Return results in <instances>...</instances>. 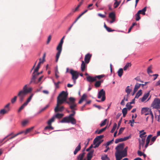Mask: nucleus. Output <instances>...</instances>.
<instances>
[{"mask_svg":"<svg viewBox=\"0 0 160 160\" xmlns=\"http://www.w3.org/2000/svg\"><path fill=\"white\" fill-rule=\"evenodd\" d=\"M55 118L54 117H53L50 119H49L48 122V125H51L52 122L54 121Z\"/></svg>","mask_w":160,"mask_h":160,"instance_id":"nucleus-35","label":"nucleus"},{"mask_svg":"<svg viewBox=\"0 0 160 160\" xmlns=\"http://www.w3.org/2000/svg\"><path fill=\"white\" fill-rule=\"evenodd\" d=\"M98 15L100 17L104 18H105L106 17V16L104 15H103L101 13H99L98 14Z\"/></svg>","mask_w":160,"mask_h":160,"instance_id":"nucleus-63","label":"nucleus"},{"mask_svg":"<svg viewBox=\"0 0 160 160\" xmlns=\"http://www.w3.org/2000/svg\"><path fill=\"white\" fill-rule=\"evenodd\" d=\"M122 113L127 114V108H123L122 110Z\"/></svg>","mask_w":160,"mask_h":160,"instance_id":"nucleus-54","label":"nucleus"},{"mask_svg":"<svg viewBox=\"0 0 160 160\" xmlns=\"http://www.w3.org/2000/svg\"><path fill=\"white\" fill-rule=\"evenodd\" d=\"M83 2V0H81V1L79 3L78 5V6L74 10V12L77 11L79 7L82 4Z\"/></svg>","mask_w":160,"mask_h":160,"instance_id":"nucleus-32","label":"nucleus"},{"mask_svg":"<svg viewBox=\"0 0 160 160\" xmlns=\"http://www.w3.org/2000/svg\"><path fill=\"white\" fill-rule=\"evenodd\" d=\"M115 155L116 160H121L122 158L127 156V153L122 150L116 152Z\"/></svg>","mask_w":160,"mask_h":160,"instance_id":"nucleus-6","label":"nucleus"},{"mask_svg":"<svg viewBox=\"0 0 160 160\" xmlns=\"http://www.w3.org/2000/svg\"><path fill=\"white\" fill-rule=\"evenodd\" d=\"M70 73L72 75V79L74 83H75L76 80L78 78L79 74L76 71H70Z\"/></svg>","mask_w":160,"mask_h":160,"instance_id":"nucleus-11","label":"nucleus"},{"mask_svg":"<svg viewBox=\"0 0 160 160\" xmlns=\"http://www.w3.org/2000/svg\"><path fill=\"white\" fill-rule=\"evenodd\" d=\"M44 129L45 130H46L47 129H51L52 130H53L54 129V128L51 125H48V126L46 127Z\"/></svg>","mask_w":160,"mask_h":160,"instance_id":"nucleus-44","label":"nucleus"},{"mask_svg":"<svg viewBox=\"0 0 160 160\" xmlns=\"http://www.w3.org/2000/svg\"><path fill=\"white\" fill-rule=\"evenodd\" d=\"M141 85V84H139L138 83H137L135 85L134 90L133 92L132 93V95H133L136 92L137 90L140 88Z\"/></svg>","mask_w":160,"mask_h":160,"instance_id":"nucleus-18","label":"nucleus"},{"mask_svg":"<svg viewBox=\"0 0 160 160\" xmlns=\"http://www.w3.org/2000/svg\"><path fill=\"white\" fill-rule=\"evenodd\" d=\"M51 39V35H49L48 38V40L47 42V44H48L49 43Z\"/></svg>","mask_w":160,"mask_h":160,"instance_id":"nucleus-56","label":"nucleus"},{"mask_svg":"<svg viewBox=\"0 0 160 160\" xmlns=\"http://www.w3.org/2000/svg\"><path fill=\"white\" fill-rule=\"evenodd\" d=\"M85 154V152H83L82 153L80 154L78 157V159H79V160H82V159L84 156Z\"/></svg>","mask_w":160,"mask_h":160,"instance_id":"nucleus-28","label":"nucleus"},{"mask_svg":"<svg viewBox=\"0 0 160 160\" xmlns=\"http://www.w3.org/2000/svg\"><path fill=\"white\" fill-rule=\"evenodd\" d=\"M105 76V75L104 74H102L99 75H96L95 76V77L96 79V81L97 80V79H100L101 78H103V77Z\"/></svg>","mask_w":160,"mask_h":160,"instance_id":"nucleus-33","label":"nucleus"},{"mask_svg":"<svg viewBox=\"0 0 160 160\" xmlns=\"http://www.w3.org/2000/svg\"><path fill=\"white\" fill-rule=\"evenodd\" d=\"M33 128V127L31 128H28L26 130L24 131V133L25 134H27V133L29 132Z\"/></svg>","mask_w":160,"mask_h":160,"instance_id":"nucleus-50","label":"nucleus"},{"mask_svg":"<svg viewBox=\"0 0 160 160\" xmlns=\"http://www.w3.org/2000/svg\"><path fill=\"white\" fill-rule=\"evenodd\" d=\"M92 56V54L90 53H88L85 55L84 62H85L86 63L88 64L89 63Z\"/></svg>","mask_w":160,"mask_h":160,"instance_id":"nucleus-12","label":"nucleus"},{"mask_svg":"<svg viewBox=\"0 0 160 160\" xmlns=\"http://www.w3.org/2000/svg\"><path fill=\"white\" fill-rule=\"evenodd\" d=\"M123 73V71H118L117 72L118 75L119 77H121L122 76Z\"/></svg>","mask_w":160,"mask_h":160,"instance_id":"nucleus-46","label":"nucleus"},{"mask_svg":"<svg viewBox=\"0 0 160 160\" xmlns=\"http://www.w3.org/2000/svg\"><path fill=\"white\" fill-rule=\"evenodd\" d=\"M107 120V119H105L103 121H102L101 123L100 124L101 127H102L105 125L106 124V122Z\"/></svg>","mask_w":160,"mask_h":160,"instance_id":"nucleus-40","label":"nucleus"},{"mask_svg":"<svg viewBox=\"0 0 160 160\" xmlns=\"http://www.w3.org/2000/svg\"><path fill=\"white\" fill-rule=\"evenodd\" d=\"M143 132V130H141L140 131V134L139 135V136L140 137H144L143 136V135H145L146 134V132H143V133H141L142 132Z\"/></svg>","mask_w":160,"mask_h":160,"instance_id":"nucleus-51","label":"nucleus"},{"mask_svg":"<svg viewBox=\"0 0 160 160\" xmlns=\"http://www.w3.org/2000/svg\"><path fill=\"white\" fill-rule=\"evenodd\" d=\"M109 17L112 19V20L110 21V22L111 23L114 22L115 20V14L114 12H111L109 14Z\"/></svg>","mask_w":160,"mask_h":160,"instance_id":"nucleus-14","label":"nucleus"},{"mask_svg":"<svg viewBox=\"0 0 160 160\" xmlns=\"http://www.w3.org/2000/svg\"><path fill=\"white\" fill-rule=\"evenodd\" d=\"M119 5V3L118 2V1H116L114 3V8H116Z\"/></svg>","mask_w":160,"mask_h":160,"instance_id":"nucleus-48","label":"nucleus"},{"mask_svg":"<svg viewBox=\"0 0 160 160\" xmlns=\"http://www.w3.org/2000/svg\"><path fill=\"white\" fill-rule=\"evenodd\" d=\"M152 136V135H149L148 136L147 138H146V144L144 146V148L145 149L147 148L148 147V144L149 143L150 141V138Z\"/></svg>","mask_w":160,"mask_h":160,"instance_id":"nucleus-17","label":"nucleus"},{"mask_svg":"<svg viewBox=\"0 0 160 160\" xmlns=\"http://www.w3.org/2000/svg\"><path fill=\"white\" fill-rule=\"evenodd\" d=\"M58 73H59L58 71H56L55 75L56 78H58L59 77V76L58 75Z\"/></svg>","mask_w":160,"mask_h":160,"instance_id":"nucleus-62","label":"nucleus"},{"mask_svg":"<svg viewBox=\"0 0 160 160\" xmlns=\"http://www.w3.org/2000/svg\"><path fill=\"white\" fill-rule=\"evenodd\" d=\"M107 128V126L99 130L98 131V130H97L95 131V133H97L98 134H99L101 133L102 132L104 131Z\"/></svg>","mask_w":160,"mask_h":160,"instance_id":"nucleus-24","label":"nucleus"},{"mask_svg":"<svg viewBox=\"0 0 160 160\" xmlns=\"http://www.w3.org/2000/svg\"><path fill=\"white\" fill-rule=\"evenodd\" d=\"M101 159L102 160H110V158L108 157L107 155L106 154L102 156Z\"/></svg>","mask_w":160,"mask_h":160,"instance_id":"nucleus-30","label":"nucleus"},{"mask_svg":"<svg viewBox=\"0 0 160 160\" xmlns=\"http://www.w3.org/2000/svg\"><path fill=\"white\" fill-rule=\"evenodd\" d=\"M131 104L130 102H128L126 104V106L129 110H130L132 107Z\"/></svg>","mask_w":160,"mask_h":160,"instance_id":"nucleus-42","label":"nucleus"},{"mask_svg":"<svg viewBox=\"0 0 160 160\" xmlns=\"http://www.w3.org/2000/svg\"><path fill=\"white\" fill-rule=\"evenodd\" d=\"M76 107V106L75 107L74 109H71L72 110V113L70 114L68 116L63 118L61 120L59 121V122L61 123H71L72 124H75L77 122L75 118L73 117V116L75 114V112L74 110H77Z\"/></svg>","mask_w":160,"mask_h":160,"instance_id":"nucleus-2","label":"nucleus"},{"mask_svg":"<svg viewBox=\"0 0 160 160\" xmlns=\"http://www.w3.org/2000/svg\"><path fill=\"white\" fill-rule=\"evenodd\" d=\"M136 25V23H132V25L130 27L128 30V33H129L130 32L131 30L132 29V28H133L134 26Z\"/></svg>","mask_w":160,"mask_h":160,"instance_id":"nucleus-52","label":"nucleus"},{"mask_svg":"<svg viewBox=\"0 0 160 160\" xmlns=\"http://www.w3.org/2000/svg\"><path fill=\"white\" fill-rule=\"evenodd\" d=\"M129 86H128L127 87L126 89V92L127 93V96H128L130 93L131 90V89L129 88Z\"/></svg>","mask_w":160,"mask_h":160,"instance_id":"nucleus-36","label":"nucleus"},{"mask_svg":"<svg viewBox=\"0 0 160 160\" xmlns=\"http://www.w3.org/2000/svg\"><path fill=\"white\" fill-rule=\"evenodd\" d=\"M94 85L96 87H98L101 85L100 81H97L95 83Z\"/></svg>","mask_w":160,"mask_h":160,"instance_id":"nucleus-41","label":"nucleus"},{"mask_svg":"<svg viewBox=\"0 0 160 160\" xmlns=\"http://www.w3.org/2000/svg\"><path fill=\"white\" fill-rule=\"evenodd\" d=\"M68 96V93L64 91H62L59 95L57 98V103L56 105H60L64 102L68 104L69 105L71 109L74 108L77 104L75 103V99L73 97H70L69 98V101L67 100Z\"/></svg>","mask_w":160,"mask_h":160,"instance_id":"nucleus-1","label":"nucleus"},{"mask_svg":"<svg viewBox=\"0 0 160 160\" xmlns=\"http://www.w3.org/2000/svg\"><path fill=\"white\" fill-rule=\"evenodd\" d=\"M125 100V96L124 97V98L122 100L120 104L122 105H125L124 101Z\"/></svg>","mask_w":160,"mask_h":160,"instance_id":"nucleus-61","label":"nucleus"},{"mask_svg":"<svg viewBox=\"0 0 160 160\" xmlns=\"http://www.w3.org/2000/svg\"><path fill=\"white\" fill-rule=\"evenodd\" d=\"M113 140H114V139H113L112 140H111L108 142H107L106 145V148H107V146H108L109 145H110L111 143H112V142H113Z\"/></svg>","mask_w":160,"mask_h":160,"instance_id":"nucleus-49","label":"nucleus"},{"mask_svg":"<svg viewBox=\"0 0 160 160\" xmlns=\"http://www.w3.org/2000/svg\"><path fill=\"white\" fill-rule=\"evenodd\" d=\"M117 126V124L116 123H115L114 124V125H113V128H112L111 130V132L113 133L114 131L115 130Z\"/></svg>","mask_w":160,"mask_h":160,"instance_id":"nucleus-38","label":"nucleus"},{"mask_svg":"<svg viewBox=\"0 0 160 160\" xmlns=\"http://www.w3.org/2000/svg\"><path fill=\"white\" fill-rule=\"evenodd\" d=\"M33 95L34 93H32L31 94L29 97L27 99V101L24 102L26 105H27L28 103L31 101Z\"/></svg>","mask_w":160,"mask_h":160,"instance_id":"nucleus-26","label":"nucleus"},{"mask_svg":"<svg viewBox=\"0 0 160 160\" xmlns=\"http://www.w3.org/2000/svg\"><path fill=\"white\" fill-rule=\"evenodd\" d=\"M10 110V109L8 108V110H5L4 109L1 110L0 111V114H1L3 115L7 113L8 111Z\"/></svg>","mask_w":160,"mask_h":160,"instance_id":"nucleus-27","label":"nucleus"},{"mask_svg":"<svg viewBox=\"0 0 160 160\" xmlns=\"http://www.w3.org/2000/svg\"><path fill=\"white\" fill-rule=\"evenodd\" d=\"M152 105L153 108L158 110L160 114V99L158 98H155ZM158 119H160V114L158 116Z\"/></svg>","mask_w":160,"mask_h":160,"instance_id":"nucleus-5","label":"nucleus"},{"mask_svg":"<svg viewBox=\"0 0 160 160\" xmlns=\"http://www.w3.org/2000/svg\"><path fill=\"white\" fill-rule=\"evenodd\" d=\"M124 145V144L123 143H120L115 148L116 150V152L123 150Z\"/></svg>","mask_w":160,"mask_h":160,"instance_id":"nucleus-16","label":"nucleus"},{"mask_svg":"<svg viewBox=\"0 0 160 160\" xmlns=\"http://www.w3.org/2000/svg\"><path fill=\"white\" fill-rule=\"evenodd\" d=\"M86 63L83 61H82V63L81 66V70H85L86 66Z\"/></svg>","mask_w":160,"mask_h":160,"instance_id":"nucleus-25","label":"nucleus"},{"mask_svg":"<svg viewBox=\"0 0 160 160\" xmlns=\"http://www.w3.org/2000/svg\"><path fill=\"white\" fill-rule=\"evenodd\" d=\"M32 91V88H28L27 85H25L23 87L22 90L20 91L18 94V96L19 97V101L22 102L26 95L31 92Z\"/></svg>","mask_w":160,"mask_h":160,"instance_id":"nucleus-3","label":"nucleus"},{"mask_svg":"<svg viewBox=\"0 0 160 160\" xmlns=\"http://www.w3.org/2000/svg\"><path fill=\"white\" fill-rule=\"evenodd\" d=\"M157 138V136H154L152 138H151V142H154Z\"/></svg>","mask_w":160,"mask_h":160,"instance_id":"nucleus-64","label":"nucleus"},{"mask_svg":"<svg viewBox=\"0 0 160 160\" xmlns=\"http://www.w3.org/2000/svg\"><path fill=\"white\" fill-rule=\"evenodd\" d=\"M93 152L94 150H92L90 151L87 154V158L91 159L92 157Z\"/></svg>","mask_w":160,"mask_h":160,"instance_id":"nucleus-21","label":"nucleus"},{"mask_svg":"<svg viewBox=\"0 0 160 160\" xmlns=\"http://www.w3.org/2000/svg\"><path fill=\"white\" fill-rule=\"evenodd\" d=\"M28 120H24L22 122V125L23 126H24L28 123Z\"/></svg>","mask_w":160,"mask_h":160,"instance_id":"nucleus-58","label":"nucleus"},{"mask_svg":"<svg viewBox=\"0 0 160 160\" xmlns=\"http://www.w3.org/2000/svg\"><path fill=\"white\" fill-rule=\"evenodd\" d=\"M86 79L87 81L90 83L96 81L95 76L94 77H92L90 76H88L87 77Z\"/></svg>","mask_w":160,"mask_h":160,"instance_id":"nucleus-15","label":"nucleus"},{"mask_svg":"<svg viewBox=\"0 0 160 160\" xmlns=\"http://www.w3.org/2000/svg\"><path fill=\"white\" fill-rule=\"evenodd\" d=\"M142 94V91L141 89L139 90L136 93L135 98H138Z\"/></svg>","mask_w":160,"mask_h":160,"instance_id":"nucleus-29","label":"nucleus"},{"mask_svg":"<svg viewBox=\"0 0 160 160\" xmlns=\"http://www.w3.org/2000/svg\"><path fill=\"white\" fill-rule=\"evenodd\" d=\"M17 98V96H15L11 100L12 103H13L16 102Z\"/></svg>","mask_w":160,"mask_h":160,"instance_id":"nucleus-47","label":"nucleus"},{"mask_svg":"<svg viewBox=\"0 0 160 160\" xmlns=\"http://www.w3.org/2000/svg\"><path fill=\"white\" fill-rule=\"evenodd\" d=\"M64 108L63 106H60V105H56L54 110L55 112H62Z\"/></svg>","mask_w":160,"mask_h":160,"instance_id":"nucleus-13","label":"nucleus"},{"mask_svg":"<svg viewBox=\"0 0 160 160\" xmlns=\"http://www.w3.org/2000/svg\"><path fill=\"white\" fill-rule=\"evenodd\" d=\"M137 153H138V155L140 156H142V155H143V154L144 153H142L141 151H140V150H138V151Z\"/></svg>","mask_w":160,"mask_h":160,"instance_id":"nucleus-59","label":"nucleus"},{"mask_svg":"<svg viewBox=\"0 0 160 160\" xmlns=\"http://www.w3.org/2000/svg\"><path fill=\"white\" fill-rule=\"evenodd\" d=\"M149 95V92L146 93H145L141 99V101L142 102H143L144 101H145L146 100V99L148 97Z\"/></svg>","mask_w":160,"mask_h":160,"instance_id":"nucleus-20","label":"nucleus"},{"mask_svg":"<svg viewBox=\"0 0 160 160\" xmlns=\"http://www.w3.org/2000/svg\"><path fill=\"white\" fill-rule=\"evenodd\" d=\"M138 141L139 145L142 146V148H143L145 142L141 141L140 138L138 139Z\"/></svg>","mask_w":160,"mask_h":160,"instance_id":"nucleus-45","label":"nucleus"},{"mask_svg":"<svg viewBox=\"0 0 160 160\" xmlns=\"http://www.w3.org/2000/svg\"><path fill=\"white\" fill-rule=\"evenodd\" d=\"M49 106V105H47L44 108H42L38 113V114L40 113H41L42 112L44 111L47 108H48Z\"/></svg>","mask_w":160,"mask_h":160,"instance_id":"nucleus-43","label":"nucleus"},{"mask_svg":"<svg viewBox=\"0 0 160 160\" xmlns=\"http://www.w3.org/2000/svg\"><path fill=\"white\" fill-rule=\"evenodd\" d=\"M65 36H64L60 40V42L57 46L56 49L58 51V52L56 53V61L57 62L59 57L62 49V45L63 42V39L64 38Z\"/></svg>","mask_w":160,"mask_h":160,"instance_id":"nucleus-4","label":"nucleus"},{"mask_svg":"<svg viewBox=\"0 0 160 160\" xmlns=\"http://www.w3.org/2000/svg\"><path fill=\"white\" fill-rule=\"evenodd\" d=\"M64 116L63 114L57 113L55 115L53 116V117L54 118H62Z\"/></svg>","mask_w":160,"mask_h":160,"instance_id":"nucleus-22","label":"nucleus"},{"mask_svg":"<svg viewBox=\"0 0 160 160\" xmlns=\"http://www.w3.org/2000/svg\"><path fill=\"white\" fill-rule=\"evenodd\" d=\"M27 105H26L25 103H24L19 108V109L18 110V112H20Z\"/></svg>","mask_w":160,"mask_h":160,"instance_id":"nucleus-37","label":"nucleus"},{"mask_svg":"<svg viewBox=\"0 0 160 160\" xmlns=\"http://www.w3.org/2000/svg\"><path fill=\"white\" fill-rule=\"evenodd\" d=\"M44 60H43L42 59L40 58L39 59V62L38 63L39 64L41 65L42 63H43V62H44Z\"/></svg>","mask_w":160,"mask_h":160,"instance_id":"nucleus-60","label":"nucleus"},{"mask_svg":"<svg viewBox=\"0 0 160 160\" xmlns=\"http://www.w3.org/2000/svg\"><path fill=\"white\" fill-rule=\"evenodd\" d=\"M123 141V140L122 138H118L115 140V143H117L120 142H121Z\"/></svg>","mask_w":160,"mask_h":160,"instance_id":"nucleus-39","label":"nucleus"},{"mask_svg":"<svg viewBox=\"0 0 160 160\" xmlns=\"http://www.w3.org/2000/svg\"><path fill=\"white\" fill-rule=\"evenodd\" d=\"M140 13L138 12L135 15L136 20L137 21H139L141 18L140 16Z\"/></svg>","mask_w":160,"mask_h":160,"instance_id":"nucleus-34","label":"nucleus"},{"mask_svg":"<svg viewBox=\"0 0 160 160\" xmlns=\"http://www.w3.org/2000/svg\"><path fill=\"white\" fill-rule=\"evenodd\" d=\"M81 143L80 142L79 143L78 145L75 148V149L74 151V152H73L74 154V155L76 154H77V152L81 149Z\"/></svg>","mask_w":160,"mask_h":160,"instance_id":"nucleus-19","label":"nucleus"},{"mask_svg":"<svg viewBox=\"0 0 160 160\" xmlns=\"http://www.w3.org/2000/svg\"><path fill=\"white\" fill-rule=\"evenodd\" d=\"M102 97L101 101L103 102L106 99L105 97V92L103 89H101L98 92V98H100Z\"/></svg>","mask_w":160,"mask_h":160,"instance_id":"nucleus-9","label":"nucleus"},{"mask_svg":"<svg viewBox=\"0 0 160 160\" xmlns=\"http://www.w3.org/2000/svg\"><path fill=\"white\" fill-rule=\"evenodd\" d=\"M52 81H53V83H54V84L55 85V88H58L59 87V86L58 84V83H57L56 82H55L54 81L53 79H52Z\"/></svg>","mask_w":160,"mask_h":160,"instance_id":"nucleus-57","label":"nucleus"},{"mask_svg":"<svg viewBox=\"0 0 160 160\" xmlns=\"http://www.w3.org/2000/svg\"><path fill=\"white\" fill-rule=\"evenodd\" d=\"M104 137V135H101L98 136L94 139L93 143L95 145L93 147L94 148H96L98 147L102 142V141H101L100 139Z\"/></svg>","mask_w":160,"mask_h":160,"instance_id":"nucleus-7","label":"nucleus"},{"mask_svg":"<svg viewBox=\"0 0 160 160\" xmlns=\"http://www.w3.org/2000/svg\"><path fill=\"white\" fill-rule=\"evenodd\" d=\"M147 7H145L143 8L141 10H139L138 12L140 13L141 14L143 15H144L145 14V12L146 11Z\"/></svg>","mask_w":160,"mask_h":160,"instance_id":"nucleus-23","label":"nucleus"},{"mask_svg":"<svg viewBox=\"0 0 160 160\" xmlns=\"http://www.w3.org/2000/svg\"><path fill=\"white\" fill-rule=\"evenodd\" d=\"M131 138V137L130 136H128L124 137V138H122L123 141H126V140L129 139V138Z\"/></svg>","mask_w":160,"mask_h":160,"instance_id":"nucleus-55","label":"nucleus"},{"mask_svg":"<svg viewBox=\"0 0 160 160\" xmlns=\"http://www.w3.org/2000/svg\"><path fill=\"white\" fill-rule=\"evenodd\" d=\"M131 64L130 62H128L127 63L126 65L123 68V70H126L128 69L129 67H131Z\"/></svg>","mask_w":160,"mask_h":160,"instance_id":"nucleus-31","label":"nucleus"},{"mask_svg":"<svg viewBox=\"0 0 160 160\" xmlns=\"http://www.w3.org/2000/svg\"><path fill=\"white\" fill-rule=\"evenodd\" d=\"M38 71H34V72L32 74V78L28 85L32 83H35L36 82L35 79L37 76L40 73H41L42 72V71H41L40 72H39Z\"/></svg>","mask_w":160,"mask_h":160,"instance_id":"nucleus-8","label":"nucleus"},{"mask_svg":"<svg viewBox=\"0 0 160 160\" xmlns=\"http://www.w3.org/2000/svg\"><path fill=\"white\" fill-rule=\"evenodd\" d=\"M147 111H149V113H150V115H151V118L152 119V122H153V115L152 113V112L150 109L148 108H142L141 110V113L142 114L145 113L147 112Z\"/></svg>","mask_w":160,"mask_h":160,"instance_id":"nucleus-10","label":"nucleus"},{"mask_svg":"<svg viewBox=\"0 0 160 160\" xmlns=\"http://www.w3.org/2000/svg\"><path fill=\"white\" fill-rule=\"evenodd\" d=\"M125 128H120V129L119 131L118 135L121 134L122 133V132H123V130H124Z\"/></svg>","mask_w":160,"mask_h":160,"instance_id":"nucleus-53","label":"nucleus"}]
</instances>
